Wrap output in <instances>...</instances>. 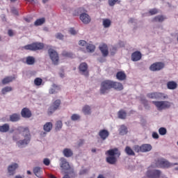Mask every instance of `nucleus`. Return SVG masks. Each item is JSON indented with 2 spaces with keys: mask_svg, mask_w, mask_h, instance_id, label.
Returning a JSON list of instances; mask_svg holds the SVG:
<instances>
[{
  "mask_svg": "<svg viewBox=\"0 0 178 178\" xmlns=\"http://www.w3.org/2000/svg\"><path fill=\"white\" fill-rule=\"evenodd\" d=\"M63 154L65 158H70L73 155V150L69 148H65L63 150Z\"/></svg>",
  "mask_w": 178,
  "mask_h": 178,
  "instance_id": "nucleus-23",
  "label": "nucleus"
},
{
  "mask_svg": "<svg viewBox=\"0 0 178 178\" xmlns=\"http://www.w3.org/2000/svg\"><path fill=\"white\" fill-rule=\"evenodd\" d=\"M127 113L124 110H120L118 111V118L119 119H126Z\"/></svg>",
  "mask_w": 178,
  "mask_h": 178,
  "instance_id": "nucleus-34",
  "label": "nucleus"
},
{
  "mask_svg": "<svg viewBox=\"0 0 178 178\" xmlns=\"http://www.w3.org/2000/svg\"><path fill=\"white\" fill-rule=\"evenodd\" d=\"M62 56H64V58H72L73 54L71 52H67L66 51H63Z\"/></svg>",
  "mask_w": 178,
  "mask_h": 178,
  "instance_id": "nucleus-39",
  "label": "nucleus"
},
{
  "mask_svg": "<svg viewBox=\"0 0 178 178\" xmlns=\"http://www.w3.org/2000/svg\"><path fill=\"white\" fill-rule=\"evenodd\" d=\"M127 77V76L126 75V73H124V72L123 71H120L116 74V79L120 81H123L124 80H126Z\"/></svg>",
  "mask_w": 178,
  "mask_h": 178,
  "instance_id": "nucleus-21",
  "label": "nucleus"
},
{
  "mask_svg": "<svg viewBox=\"0 0 178 178\" xmlns=\"http://www.w3.org/2000/svg\"><path fill=\"white\" fill-rule=\"evenodd\" d=\"M60 167L61 169H63V170H69V169H70V165L65 157H61L60 159Z\"/></svg>",
  "mask_w": 178,
  "mask_h": 178,
  "instance_id": "nucleus-13",
  "label": "nucleus"
},
{
  "mask_svg": "<svg viewBox=\"0 0 178 178\" xmlns=\"http://www.w3.org/2000/svg\"><path fill=\"white\" fill-rule=\"evenodd\" d=\"M111 88H112V81L105 80L102 81L100 86V94L102 95L108 94Z\"/></svg>",
  "mask_w": 178,
  "mask_h": 178,
  "instance_id": "nucleus-6",
  "label": "nucleus"
},
{
  "mask_svg": "<svg viewBox=\"0 0 178 178\" xmlns=\"http://www.w3.org/2000/svg\"><path fill=\"white\" fill-rule=\"evenodd\" d=\"M27 175H31V171L28 170V171H27Z\"/></svg>",
  "mask_w": 178,
  "mask_h": 178,
  "instance_id": "nucleus-61",
  "label": "nucleus"
},
{
  "mask_svg": "<svg viewBox=\"0 0 178 178\" xmlns=\"http://www.w3.org/2000/svg\"><path fill=\"white\" fill-rule=\"evenodd\" d=\"M49 56L54 65H59V54L55 51V49L50 48L48 49Z\"/></svg>",
  "mask_w": 178,
  "mask_h": 178,
  "instance_id": "nucleus-8",
  "label": "nucleus"
},
{
  "mask_svg": "<svg viewBox=\"0 0 178 178\" xmlns=\"http://www.w3.org/2000/svg\"><path fill=\"white\" fill-rule=\"evenodd\" d=\"M69 32H70V34H72V35H76V34H77V31H76V30L74 29V28H70Z\"/></svg>",
  "mask_w": 178,
  "mask_h": 178,
  "instance_id": "nucleus-50",
  "label": "nucleus"
},
{
  "mask_svg": "<svg viewBox=\"0 0 178 178\" xmlns=\"http://www.w3.org/2000/svg\"><path fill=\"white\" fill-rule=\"evenodd\" d=\"M142 56L141 52L138 51H134L132 53L131 56V60H133V62H138V60L141 59Z\"/></svg>",
  "mask_w": 178,
  "mask_h": 178,
  "instance_id": "nucleus-17",
  "label": "nucleus"
},
{
  "mask_svg": "<svg viewBox=\"0 0 178 178\" xmlns=\"http://www.w3.org/2000/svg\"><path fill=\"white\" fill-rule=\"evenodd\" d=\"M43 163L45 165V166H49V165H51V161L49 159H44Z\"/></svg>",
  "mask_w": 178,
  "mask_h": 178,
  "instance_id": "nucleus-47",
  "label": "nucleus"
},
{
  "mask_svg": "<svg viewBox=\"0 0 178 178\" xmlns=\"http://www.w3.org/2000/svg\"><path fill=\"white\" fill-rule=\"evenodd\" d=\"M17 130L19 131V133H23V136L24 137V140H21L17 143L18 147H22V145H27L31 140L30 129H29V127H19Z\"/></svg>",
  "mask_w": 178,
  "mask_h": 178,
  "instance_id": "nucleus-2",
  "label": "nucleus"
},
{
  "mask_svg": "<svg viewBox=\"0 0 178 178\" xmlns=\"http://www.w3.org/2000/svg\"><path fill=\"white\" fill-rule=\"evenodd\" d=\"M112 88H114V90H116L117 91H122L124 88L123 84L120 82H115L112 81Z\"/></svg>",
  "mask_w": 178,
  "mask_h": 178,
  "instance_id": "nucleus-20",
  "label": "nucleus"
},
{
  "mask_svg": "<svg viewBox=\"0 0 178 178\" xmlns=\"http://www.w3.org/2000/svg\"><path fill=\"white\" fill-rule=\"evenodd\" d=\"M152 104L155 105L158 111H163V109H169L172 106V103L168 101H153Z\"/></svg>",
  "mask_w": 178,
  "mask_h": 178,
  "instance_id": "nucleus-7",
  "label": "nucleus"
},
{
  "mask_svg": "<svg viewBox=\"0 0 178 178\" xmlns=\"http://www.w3.org/2000/svg\"><path fill=\"white\" fill-rule=\"evenodd\" d=\"M8 35H9V37H13V35H15V33H13V30L9 29L8 31Z\"/></svg>",
  "mask_w": 178,
  "mask_h": 178,
  "instance_id": "nucleus-52",
  "label": "nucleus"
},
{
  "mask_svg": "<svg viewBox=\"0 0 178 178\" xmlns=\"http://www.w3.org/2000/svg\"><path fill=\"white\" fill-rule=\"evenodd\" d=\"M52 127H53L52 122H47L46 124H44L43 127V129L44 130V131L49 133V131L52 130Z\"/></svg>",
  "mask_w": 178,
  "mask_h": 178,
  "instance_id": "nucleus-29",
  "label": "nucleus"
},
{
  "mask_svg": "<svg viewBox=\"0 0 178 178\" xmlns=\"http://www.w3.org/2000/svg\"><path fill=\"white\" fill-rule=\"evenodd\" d=\"M103 56L106 57L109 55V51L108 50V45L103 44L99 47Z\"/></svg>",
  "mask_w": 178,
  "mask_h": 178,
  "instance_id": "nucleus-18",
  "label": "nucleus"
},
{
  "mask_svg": "<svg viewBox=\"0 0 178 178\" xmlns=\"http://www.w3.org/2000/svg\"><path fill=\"white\" fill-rule=\"evenodd\" d=\"M82 111L83 112L84 115H91V107L88 105H86L83 109Z\"/></svg>",
  "mask_w": 178,
  "mask_h": 178,
  "instance_id": "nucleus-33",
  "label": "nucleus"
},
{
  "mask_svg": "<svg viewBox=\"0 0 178 178\" xmlns=\"http://www.w3.org/2000/svg\"><path fill=\"white\" fill-rule=\"evenodd\" d=\"M63 126V123H62V121L58 120L56 123V130L59 131L60 129H62V127Z\"/></svg>",
  "mask_w": 178,
  "mask_h": 178,
  "instance_id": "nucleus-40",
  "label": "nucleus"
},
{
  "mask_svg": "<svg viewBox=\"0 0 178 178\" xmlns=\"http://www.w3.org/2000/svg\"><path fill=\"white\" fill-rule=\"evenodd\" d=\"M149 13H150V15H156V13H158V10L156 8H153L149 11Z\"/></svg>",
  "mask_w": 178,
  "mask_h": 178,
  "instance_id": "nucleus-49",
  "label": "nucleus"
},
{
  "mask_svg": "<svg viewBox=\"0 0 178 178\" xmlns=\"http://www.w3.org/2000/svg\"><path fill=\"white\" fill-rule=\"evenodd\" d=\"M13 88L10 86L5 87L2 89L1 92L2 94L5 95L6 92H10L12 91Z\"/></svg>",
  "mask_w": 178,
  "mask_h": 178,
  "instance_id": "nucleus-41",
  "label": "nucleus"
},
{
  "mask_svg": "<svg viewBox=\"0 0 178 178\" xmlns=\"http://www.w3.org/2000/svg\"><path fill=\"white\" fill-rule=\"evenodd\" d=\"M16 77L15 76H6L3 79L1 83L2 84H8V83H12L13 80H15Z\"/></svg>",
  "mask_w": 178,
  "mask_h": 178,
  "instance_id": "nucleus-25",
  "label": "nucleus"
},
{
  "mask_svg": "<svg viewBox=\"0 0 178 178\" xmlns=\"http://www.w3.org/2000/svg\"><path fill=\"white\" fill-rule=\"evenodd\" d=\"M106 155L108 156L106 158L107 163H109V165H115V163L118 162V158L120 156L121 153L118 147H115L113 149L107 150L106 152Z\"/></svg>",
  "mask_w": 178,
  "mask_h": 178,
  "instance_id": "nucleus-1",
  "label": "nucleus"
},
{
  "mask_svg": "<svg viewBox=\"0 0 178 178\" xmlns=\"http://www.w3.org/2000/svg\"><path fill=\"white\" fill-rule=\"evenodd\" d=\"M164 67L165 63L156 62L150 65L149 70H151V72H159V70H162Z\"/></svg>",
  "mask_w": 178,
  "mask_h": 178,
  "instance_id": "nucleus-9",
  "label": "nucleus"
},
{
  "mask_svg": "<svg viewBox=\"0 0 178 178\" xmlns=\"http://www.w3.org/2000/svg\"><path fill=\"white\" fill-rule=\"evenodd\" d=\"M142 152H149L152 149V146L149 144H143L141 145Z\"/></svg>",
  "mask_w": 178,
  "mask_h": 178,
  "instance_id": "nucleus-27",
  "label": "nucleus"
},
{
  "mask_svg": "<svg viewBox=\"0 0 178 178\" xmlns=\"http://www.w3.org/2000/svg\"><path fill=\"white\" fill-rule=\"evenodd\" d=\"M44 43L36 42L30 44H26L24 46L22 49L26 51H41V49H44Z\"/></svg>",
  "mask_w": 178,
  "mask_h": 178,
  "instance_id": "nucleus-5",
  "label": "nucleus"
},
{
  "mask_svg": "<svg viewBox=\"0 0 178 178\" xmlns=\"http://www.w3.org/2000/svg\"><path fill=\"white\" fill-rule=\"evenodd\" d=\"M44 23H45V18H40V19H38L35 22L34 24L35 26H41V25L44 24Z\"/></svg>",
  "mask_w": 178,
  "mask_h": 178,
  "instance_id": "nucleus-37",
  "label": "nucleus"
},
{
  "mask_svg": "<svg viewBox=\"0 0 178 178\" xmlns=\"http://www.w3.org/2000/svg\"><path fill=\"white\" fill-rule=\"evenodd\" d=\"M52 87L54 88H56L57 90H60V87H59L58 85L56 84H53Z\"/></svg>",
  "mask_w": 178,
  "mask_h": 178,
  "instance_id": "nucleus-55",
  "label": "nucleus"
},
{
  "mask_svg": "<svg viewBox=\"0 0 178 178\" xmlns=\"http://www.w3.org/2000/svg\"><path fill=\"white\" fill-rule=\"evenodd\" d=\"M152 137L153 138H159V135H158V133L156 132H153Z\"/></svg>",
  "mask_w": 178,
  "mask_h": 178,
  "instance_id": "nucleus-54",
  "label": "nucleus"
},
{
  "mask_svg": "<svg viewBox=\"0 0 178 178\" xmlns=\"http://www.w3.org/2000/svg\"><path fill=\"white\" fill-rule=\"evenodd\" d=\"M13 140L14 141H17V138H16V136H13Z\"/></svg>",
  "mask_w": 178,
  "mask_h": 178,
  "instance_id": "nucleus-57",
  "label": "nucleus"
},
{
  "mask_svg": "<svg viewBox=\"0 0 178 178\" xmlns=\"http://www.w3.org/2000/svg\"><path fill=\"white\" fill-rule=\"evenodd\" d=\"M26 63L27 65H34L35 63V58L33 56H28L26 57Z\"/></svg>",
  "mask_w": 178,
  "mask_h": 178,
  "instance_id": "nucleus-32",
  "label": "nucleus"
},
{
  "mask_svg": "<svg viewBox=\"0 0 178 178\" xmlns=\"http://www.w3.org/2000/svg\"><path fill=\"white\" fill-rule=\"evenodd\" d=\"M146 177L148 178H165V176L161 170L149 168L146 172Z\"/></svg>",
  "mask_w": 178,
  "mask_h": 178,
  "instance_id": "nucleus-3",
  "label": "nucleus"
},
{
  "mask_svg": "<svg viewBox=\"0 0 178 178\" xmlns=\"http://www.w3.org/2000/svg\"><path fill=\"white\" fill-rule=\"evenodd\" d=\"M9 129H10L9 124H3V125L0 126V132L8 133V131H9Z\"/></svg>",
  "mask_w": 178,
  "mask_h": 178,
  "instance_id": "nucleus-26",
  "label": "nucleus"
},
{
  "mask_svg": "<svg viewBox=\"0 0 178 178\" xmlns=\"http://www.w3.org/2000/svg\"><path fill=\"white\" fill-rule=\"evenodd\" d=\"M28 2H34V0H26Z\"/></svg>",
  "mask_w": 178,
  "mask_h": 178,
  "instance_id": "nucleus-63",
  "label": "nucleus"
},
{
  "mask_svg": "<svg viewBox=\"0 0 178 178\" xmlns=\"http://www.w3.org/2000/svg\"><path fill=\"white\" fill-rule=\"evenodd\" d=\"M49 0H42L43 3H47Z\"/></svg>",
  "mask_w": 178,
  "mask_h": 178,
  "instance_id": "nucleus-60",
  "label": "nucleus"
},
{
  "mask_svg": "<svg viewBox=\"0 0 178 178\" xmlns=\"http://www.w3.org/2000/svg\"><path fill=\"white\" fill-rule=\"evenodd\" d=\"M59 106H60V99H57L49 108L47 111L48 115H52V113H54L55 111H57V109H59Z\"/></svg>",
  "mask_w": 178,
  "mask_h": 178,
  "instance_id": "nucleus-12",
  "label": "nucleus"
},
{
  "mask_svg": "<svg viewBox=\"0 0 178 178\" xmlns=\"http://www.w3.org/2000/svg\"><path fill=\"white\" fill-rule=\"evenodd\" d=\"M35 86H41L42 84V79L41 78H36L34 80Z\"/></svg>",
  "mask_w": 178,
  "mask_h": 178,
  "instance_id": "nucleus-42",
  "label": "nucleus"
},
{
  "mask_svg": "<svg viewBox=\"0 0 178 178\" xmlns=\"http://www.w3.org/2000/svg\"><path fill=\"white\" fill-rule=\"evenodd\" d=\"M88 172V170L84 169L80 171L79 175H86Z\"/></svg>",
  "mask_w": 178,
  "mask_h": 178,
  "instance_id": "nucleus-53",
  "label": "nucleus"
},
{
  "mask_svg": "<svg viewBox=\"0 0 178 178\" xmlns=\"http://www.w3.org/2000/svg\"><path fill=\"white\" fill-rule=\"evenodd\" d=\"M111 22L109 19H103V26L104 29H108V27H111Z\"/></svg>",
  "mask_w": 178,
  "mask_h": 178,
  "instance_id": "nucleus-35",
  "label": "nucleus"
},
{
  "mask_svg": "<svg viewBox=\"0 0 178 178\" xmlns=\"http://www.w3.org/2000/svg\"><path fill=\"white\" fill-rule=\"evenodd\" d=\"M56 91L55 89L51 88L49 90V94H55Z\"/></svg>",
  "mask_w": 178,
  "mask_h": 178,
  "instance_id": "nucleus-56",
  "label": "nucleus"
},
{
  "mask_svg": "<svg viewBox=\"0 0 178 178\" xmlns=\"http://www.w3.org/2000/svg\"><path fill=\"white\" fill-rule=\"evenodd\" d=\"M148 98H151V99H166L168 98V95H165L163 93L161 92H152L147 94Z\"/></svg>",
  "mask_w": 178,
  "mask_h": 178,
  "instance_id": "nucleus-10",
  "label": "nucleus"
},
{
  "mask_svg": "<svg viewBox=\"0 0 178 178\" xmlns=\"http://www.w3.org/2000/svg\"><path fill=\"white\" fill-rule=\"evenodd\" d=\"M79 70L82 74H83V76H86V77L90 76V72H88V65L87 63H81L79 66Z\"/></svg>",
  "mask_w": 178,
  "mask_h": 178,
  "instance_id": "nucleus-11",
  "label": "nucleus"
},
{
  "mask_svg": "<svg viewBox=\"0 0 178 178\" xmlns=\"http://www.w3.org/2000/svg\"><path fill=\"white\" fill-rule=\"evenodd\" d=\"M15 178H23V177H22V176H20V175H16V176H15Z\"/></svg>",
  "mask_w": 178,
  "mask_h": 178,
  "instance_id": "nucleus-58",
  "label": "nucleus"
},
{
  "mask_svg": "<svg viewBox=\"0 0 178 178\" xmlns=\"http://www.w3.org/2000/svg\"><path fill=\"white\" fill-rule=\"evenodd\" d=\"M80 119V116L79 115V114H73L71 116V120H73L74 122H75V120H79Z\"/></svg>",
  "mask_w": 178,
  "mask_h": 178,
  "instance_id": "nucleus-45",
  "label": "nucleus"
},
{
  "mask_svg": "<svg viewBox=\"0 0 178 178\" xmlns=\"http://www.w3.org/2000/svg\"><path fill=\"white\" fill-rule=\"evenodd\" d=\"M166 17L163 15H157L154 18H153L152 22H158L159 23H162L163 20H165Z\"/></svg>",
  "mask_w": 178,
  "mask_h": 178,
  "instance_id": "nucleus-31",
  "label": "nucleus"
},
{
  "mask_svg": "<svg viewBox=\"0 0 178 178\" xmlns=\"http://www.w3.org/2000/svg\"><path fill=\"white\" fill-rule=\"evenodd\" d=\"M20 120V115L17 113H13L10 115V122H19Z\"/></svg>",
  "mask_w": 178,
  "mask_h": 178,
  "instance_id": "nucleus-28",
  "label": "nucleus"
},
{
  "mask_svg": "<svg viewBox=\"0 0 178 178\" xmlns=\"http://www.w3.org/2000/svg\"><path fill=\"white\" fill-rule=\"evenodd\" d=\"M167 88L168 90H176L177 88V83L174 81H170L167 83Z\"/></svg>",
  "mask_w": 178,
  "mask_h": 178,
  "instance_id": "nucleus-24",
  "label": "nucleus"
},
{
  "mask_svg": "<svg viewBox=\"0 0 178 178\" xmlns=\"http://www.w3.org/2000/svg\"><path fill=\"white\" fill-rule=\"evenodd\" d=\"M159 133L161 136H165V134H166L167 133V130L164 127H161L159 129Z\"/></svg>",
  "mask_w": 178,
  "mask_h": 178,
  "instance_id": "nucleus-43",
  "label": "nucleus"
},
{
  "mask_svg": "<svg viewBox=\"0 0 178 178\" xmlns=\"http://www.w3.org/2000/svg\"><path fill=\"white\" fill-rule=\"evenodd\" d=\"M86 49L88 52H94V51H95V46L94 44H88Z\"/></svg>",
  "mask_w": 178,
  "mask_h": 178,
  "instance_id": "nucleus-38",
  "label": "nucleus"
},
{
  "mask_svg": "<svg viewBox=\"0 0 178 178\" xmlns=\"http://www.w3.org/2000/svg\"><path fill=\"white\" fill-rule=\"evenodd\" d=\"M97 150L95 149H92V152H96Z\"/></svg>",
  "mask_w": 178,
  "mask_h": 178,
  "instance_id": "nucleus-62",
  "label": "nucleus"
},
{
  "mask_svg": "<svg viewBox=\"0 0 178 178\" xmlns=\"http://www.w3.org/2000/svg\"><path fill=\"white\" fill-rule=\"evenodd\" d=\"M176 165H178L177 163H171L168 160L160 158L156 160V168H172V166H175Z\"/></svg>",
  "mask_w": 178,
  "mask_h": 178,
  "instance_id": "nucleus-4",
  "label": "nucleus"
},
{
  "mask_svg": "<svg viewBox=\"0 0 178 178\" xmlns=\"http://www.w3.org/2000/svg\"><path fill=\"white\" fill-rule=\"evenodd\" d=\"M99 136L100 137L101 140L105 141L108 137H109V131L106 129H102L99 131Z\"/></svg>",
  "mask_w": 178,
  "mask_h": 178,
  "instance_id": "nucleus-16",
  "label": "nucleus"
},
{
  "mask_svg": "<svg viewBox=\"0 0 178 178\" xmlns=\"http://www.w3.org/2000/svg\"><path fill=\"white\" fill-rule=\"evenodd\" d=\"M125 152L127 155H129V156H134L136 155V153H134V151L131 149V147L127 146L125 147Z\"/></svg>",
  "mask_w": 178,
  "mask_h": 178,
  "instance_id": "nucleus-30",
  "label": "nucleus"
},
{
  "mask_svg": "<svg viewBox=\"0 0 178 178\" xmlns=\"http://www.w3.org/2000/svg\"><path fill=\"white\" fill-rule=\"evenodd\" d=\"M21 115L22 118H31V111L27 108H24L21 111Z\"/></svg>",
  "mask_w": 178,
  "mask_h": 178,
  "instance_id": "nucleus-22",
  "label": "nucleus"
},
{
  "mask_svg": "<svg viewBox=\"0 0 178 178\" xmlns=\"http://www.w3.org/2000/svg\"><path fill=\"white\" fill-rule=\"evenodd\" d=\"M10 2H16L17 0H10Z\"/></svg>",
  "mask_w": 178,
  "mask_h": 178,
  "instance_id": "nucleus-64",
  "label": "nucleus"
},
{
  "mask_svg": "<svg viewBox=\"0 0 178 178\" xmlns=\"http://www.w3.org/2000/svg\"><path fill=\"white\" fill-rule=\"evenodd\" d=\"M80 20L84 24H88V23H90V22H91V17L87 13H82L80 15Z\"/></svg>",
  "mask_w": 178,
  "mask_h": 178,
  "instance_id": "nucleus-14",
  "label": "nucleus"
},
{
  "mask_svg": "<svg viewBox=\"0 0 178 178\" xmlns=\"http://www.w3.org/2000/svg\"><path fill=\"white\" fill-rule=\"evenodd\" d=\"M127 131V127L124 125H121L120 129V134H121V136H124V134H126Z\"/></svg>",
  "mask_w": 178,
  "mask_h": 178,
  "instance_id": "nucleus-36",
  "label": "nucleus"
},
{
  "mask_svg": "<svg viewBox=\"0 0 178 178\" xmlns=\"http://www.w3.org/2000/svg\"><path fill=\"white\" fill-rule=\"evenodd\" d=\"M79 45L81 47H86L88 45V43L86 40H80L79 42Z\"/></svg>",
  "mask_w": 178,
  "mask_h": 178,
  "instance_id": "nucleus-46",
  "label": "nucleus"
},
{
  "mask_svg": "<svg viewBox=\"0 0 178 178\" xmlns=\"http://www.w3.org/2000/svg\"><path fill=\"white\" fill-rule=\"evenodd\" d=\"M119 0H108V4L110 6H115L116 2H118Z\"/></svg>",
  "mask_w": 178,
  "mask_h": 178,
  "instance_id": "nucleus-48",
  "label": "nucleus"
},
{
  "mask_svg": "<svg viewBox=\"0 0 178 178\" xmlns=\"http://www.w3.org/2000/svg\"><path fill=\"white\" fill-rule=\"evenodd\" d=\"M33 172L35 175L38 178H42V168L41 167H35L33 169Z\"/></svg>",
  "mask_w": 178,
  "mask_h": 178,
  "instance_id": "nucleus-19",
  "label": "nucleus"
},
{
  "mask_svg": "<svg viewBox=\"0 0 178 178\" xmlns=\"http://www.w3.org/2000/svg\"><path fill=\"white\" fill-rule=\"evenodd\" d=\"M24 20H25V22H27L28 23H29V22H30V19H29L28 18H25Z\"/></svg>",
  "mask_w": 178,
  "mask_h": 178,
  "instance_id": "nucleus-59",
  "label": "nucleus"
},
{
  "mask_svg": "<svg viewBox=\"0 0 178 178\" xmlns=\"http://www.w3.org/2000/svg\"><path fill=\"white\" fill-rule=\"evenodd\" d=\"M19 168V165L16 163L11 164L8 168V172L10 175V176H13L15 175V172H16V170Z\"/></svg>",
  "mask_w": 178,
  "mask_h": 178,
  "instance_id": "nucleus-15",
  "label": "nucleus"
},
{
  "mask_svg": "<svg viewBox=\"0 0 178 178\" xmlns=\"http://www.w3.org/2000/svg\"><path fill=\"white\" fill-rule=\"evenodd\" d=\"M56 38L58 39V40H63V35L60 33H58L56 35Z\"/></svg>",
  "mask_w": 178,
  "mask_h": 178,
  "instance_id": "nucleus-51",
  "label": "nucleus"
},
{
  "mask_svg": "<svg viewBox=\"0 0 178 178\" xmlns=\"http://www.w3.org/2000/svg\"><path fill=\"white\" fill-rule=\"evenodd\" d=\"M134 151H135V152H142V146H139L138 145H134Z\"/></svg>",
  "mask_w": 178,
  "mask_h": 178,
  "instance_id": "nucleus-44",
  "label": "nucleus"
}]
</instances>
